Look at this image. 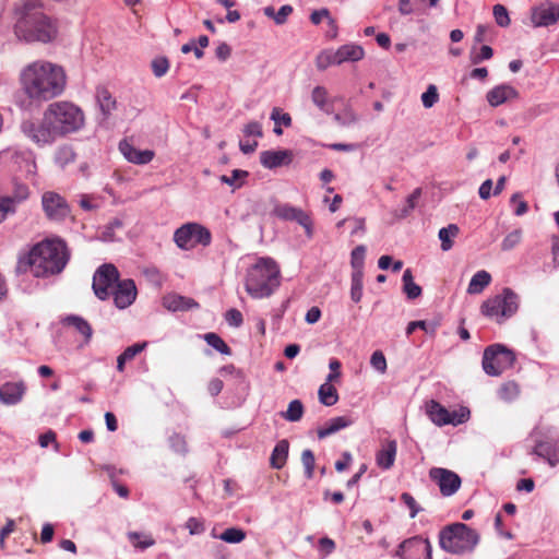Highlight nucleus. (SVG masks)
<instances>
[{"label": "nucleus", "mask_w": 559, "mask_h": 559, "mask_svg": "<svg viewBox=\"0 0 559 559\" xmlns=\"http://www.w3.org/2000/svg\"><path fill=\"white\" fill-rule=\"evenodd\" d=\"M84 124L83 111L72 103L56 102L50 104L39 124L31 120L23 121V133L37 144H49L56 139L75 132Z\"/></svg>", "instance_id": "obj_1"}, {"label": "nucleus", "mask_w": 559, "mask_h": 559, "mask_svg": "<svg viewBox=\"0 0 559 559\" xmlns=\"http://www.w3.org/2000/svg\"><path fill=\"white\" fill-rule=\"evenodd\" d=\"M66 73L60 66L43 60L27 64L20 73L23 92L36 102H46L59 96L66 87Z\"/></svg>", "instance_id": "obj_2"}, {"label": "nucleus", "mask_w": 559, "mask_h": 559, "mask_svg": "<svg viewBox=\"0 0 559 559\" xmlns=\"http://www.w3.org/2000/svg\"><path fill=\"white\" fill-rule=\"evenodd\" d=\"M14 34L26 43H50L58 35L57 21L44 12L39 0H21L14 8Z\"/></svg>", "instance_id": "obj_3"}, {"label": "nucleus", "mask_w": 559, "mask_h": 559, "mask_svg": "<svg viewBox=\"0 0 559 559\" xmlns=\"http://www.w3.org/2000/svg\"><path fill=\"white\" fill-rule=\"evenodd\" d=\"M68 261L66 242L60 239H46L19 257L15 272L16 274L31 272L35 277H48L61 273Z\"/></svg>", "instance_id": "obj_4"}, {"label": "nucleus", "mask_w": 559, "mask_h": 559, "mask_svg": "<svg viewBox=\"0 0 559 559\" xmlns=\"http://www.w3.org/2000/svg\"><path fill=\"white\" fill-rule=\"evenodd\" d=\"M281 284L277 263L271 258H260L247 272L245 287L252 298L271 296Z\"/></svg>", "instance_id": "obj_5"}, {"label": "nucleus", "mask_w": 559, "mask_h": 559, "mask_svg": "<svg viewBox=\"0 0 559 559\" xmlns=\"http://www.w3.org/2000/svg\"><path fill=\"white\" fill-rule=\"evenodd\" d=\"M479 542V534L464 523H453L439 533L440 547L453 555H463L474 550Z\"/></svg>", "instance_id": "obj_6"}, {"label": "nucleus", "mask_w": 559, "mask_h": 559, "mask_svg": "<svg viewBox=\"0 0 559 559\" xmlns=\"http://www.w3.org/2000/svg\"><path fill=\"white\" fill-rule=\"evenodd\" d=\"M520 297L511 288L504 287L500 294L487 298L480 306V313L501 324L519 310Z\"/></svg>", "instance_id": "obj_7"}, {"label": "nucleus", "mask_w": 559, "mask_h": 559, "mask_svg": "<svg viewBox=\"0 0 559 559\" xmlns=\"http://www.w3.org/2000/svg\"><path fill=\"white\" fill-rule=\"evenodd\" d=\"M515 361V355L501 344L488 346L483 356V369L491 377L500 376L504 370L511 368Z\"/></svg>", "instance_id": "obj_8"}, {"label": "nucleus", "mask_w": 559, "mask_h": 559, "mask_svg": "<svg viewBox=\"0 0 559 559\" xmlns=\"http://www.w3.org/2000/svg\"><path fill=\"white\" fill-rule=\"evenodd\" d=\"M211 240L210 230L198 223H187L174 234V241L183 250L193 249L198 245L209 246Z\"/></svg>", "instance_id": "obj_9"}, {"label": "nucleus", "mask_w": 559, "mask_h": 559, "mask_svg": "<svg viewBox=\"0 0 559 559\" xmlns=\"http://www.w3.org/2000/svg\"><path fill=\"white\" fill-rule=\"evenodd\" d=\"M41 207L48 221L62 223L72 217L71 206L64 197L55 191H45L41 195Z\"/></svg>", "instance_id": "obj_10"}, {"label": "nucleus", "mask_w": 559, "mask_h": 559, "mask_svg": "<svg viewBox=\"0 0 559 559\" xmlns=\"http://www.w3.org/2000/svg\"><path fill=\"white\" fill-rule=\"evenodd\" d=\"M119 272L114 264H103L97 269L93 277V290L95 295L106 300L111 296V293L118 283Z\"/></svg>", "instance_id": "obj_11"}, {"label": "nucleus", "mask_w": 559, "mask_h": 559, "mask_svg": "<svg viewBox=\"0 0 559 559\" xmlns=\"http://www.w3.org/2000/svg\"><path fill=\"white\" fill-rule=\"evenodd\" d=\"M530 438L535 443L530 454L544 459L551 467L559 464V448L554 439L546 437L537 428L531 432Z\"/></svg>", "instance_id": "obj_12"}, {"label": "nucleus", "mask_w": 559, "mask_h": 559, "mask_svg": "<svg viewBox=\"0 0 559 559\" xmlns=\"http://www.w3.org/2000/svg\"><path fill=\"white\" fill-rule=\"evenodd\" d=\"M429 477L435 481L443 497L454 495L461 487L462 479L453 471L443 467H432L429 471Z\"/></svg>", "instance_id": "obj_13"}, {"label": "nucleus", "mask_w": 559, "mask_h": 559, "mask_svg": "<svg viewBox=\"0 0 559 559\" xmlns=\"http://www.w3.org/2000/svg\"><path fill=\"white\" fill-rule=\"evenodd\" d=\"M273 215L282 221L297 222L305 228L308 237L312 236V221L301 209L295 207L288 203H280L274 206Z\"/></svg>", "instance_id": "obj_14"}, {"label": "nucleus", "mask_w": 559, "mask_h": 559, "mask_svg": "<svg viewBox=\"0 0 559 559\" xmlns=\"http://www.w3.org/2000/svg\"><path fill=\"white\" fill-rule=\"evenodd\" d=\"M111 295L114 296L115 305L119 309L129 307L136 297V287L133 280L119 281L116 284Z\"/></svg>", "instance_id": "obj_15"}, {"label": "nucleus", "mask_w": 559, "mask_h": 559, "mask_svg": "<svg viewBox=\"0 0 559 559\" xmlns=\"http://www.w3.org/2000/svg\"><path fill=\"white\" fill-rule=\"evenodd\" d=\"M559 21V4L543 3L532 10V22L535 26H549Z\"/></svg>", "instance_id": "obj_16"}, {"label": "nucleus", "mask_w": 559, "mask_h": 559, "mask_svg": "<svg viewBox=\"0 0 559 559\" xmlns=\"http://www.w3.org/2000/svg\"><path fill=\"white\" fill-rule=\"evenodd\" d=\"M28 188L25 185H19L15 188L14 195L0 198V223H2L9 214L16 211V205L28 198Z\"/></svg>", "instance_id": "obj_17"}, {"label": "nucleus", "mask_w": 559, "mask_h": 559, "mask_svg": "<svg viewBox=\"0 0 559 559\" xmlns=\"http://www.w3.org/2000/svg\"><path fill=\"white\" fill-rule=\"evenodd\" d=\"M119 150L126 159L136 165H146L151 163L155 156V152L152 150H138L128 141L123 140L119 143Z\"/></svg>", "instance_id": "obj_18"}, {"label": "nucleus", "mask_w": 559, "mask_h": 559, "mask_svg": "<svg viewBox=\"0 0 559 559\" xmlns=\"http://www.w3.org/2000/svg\"><path fill=\"white\" fill-rule=\"evenodd\" d=\"M293 160V154L288 150L263 151L260 154V163L267 169H274L284 165H289Z\"/></svg>", "instance_id": "obj_19"}, {"label": "nucleus", "mask_w": 559, "mask_h": 559, "mask_svg": "<svg viewBox=\"0 0 559 559\" xmlns=\"http://www.w3.org/2000/svg\"><path fill=\"white\" fill-rule=\"evenodd\" d=\"M519 97V92L509 84H500L491 88L487 95V102L492 107H498L510 99Z\"/></svg>", "instance_id": "obj_20"}, {"label": "nucleus", "mask_w": 559, "mask_h": 559, "mask_svg": "<svg viewBox=\"0 0 559 559\" xmlns=\"http://www.w3.org/2000/svg\"><path fill=\"white\" fill-rule=\"evenodd\" d=\"M26 391L23 381L5 382L0 386V401L7 405H14L21 402Z\"/></svg>", "instance_id": "obj_21"}, {"label": "nucleus", "mask_w": 559, "mask_h": 559, "mask_svg": "<svg viewBox=\"0 0 559 559\" xmlns=\"http://www.w3.org/2000/svg\"><path fill=\"white\" fill-rule=\"evenodd\" d=\"M163 306L170 311H186L198 308L199 304L190 297L168 294L163 298Z\"/></svg>", "instance_id": "obj_22"}, {"label": "nucleus", "mask_w": 559, "mask_h": 559, "mask_svg": "<svg viewBox=\"0 0 559 559\" xmlns=\"http://www.w3.org/2000/svg\"><path fill=\"white\" fill-rule=\"evenodd\" d=\"M397 451L395 440L386 441L376 454L377 465L382 469H389L393 466Z\"/></svg>", "instance_id": "obj_23"}, {"label": "nucleus", "mask_w": 559, "mask_h": 559, "mask_svg": "<svg viewBox=\"0 0 559 559\" xmlns=\"http://www.w3.org/2000/svg\"><path fill=\"white\" fill-rule=\"evenodd\" d=\"M365 56L364 48L359 45H343L336 51H334V59L337 64H342L347 61H358Z\"/></svg>", "instance_id": "obj_24"}, {"label": "nucleus", "mask_w": 559, "mask_h": 559, "mask_svg": "<svg viewBox=\"0 0 559 559\" xmlns=\"http://www.w3.org/2000/svg\"><path fill=\"white\" fill-rule=\"evenodd\" d=\"M426 412L429 418L437 426L449 425L450 411L439 402L431 400L426 404Z\"/></svg>", "instance_id": "obj_25"}, {"label": "nucleus", "mask_w": 559, "mask_h": 559, "mask_svg": "<svg viewBox=\"0 0 559 559\" xmlns=\"http://www.w3.org/2000/svg\"><path fill=\"white\" fill-rule=\"evenodd\" d=\"M353 424V420L347 416H340L330 419L323 427L318 429L319 439H324L338 430L346 428Z\"/></svg>", "instance_id": "obj_26"}, {"label": "nucleus", "mask_w": 559, "mask_h": 559, "mask_svg": "<svg viewBox=\"0 0 559 559\" xmlns=\"http://www.w3.org/2000/svg\"><path fill=\"white\" fill-rule=\"evenodd\" d=\"M289 442L286 439L278 441L273 449L270 457V464L275 469H281L286 464L288 457Z\"/></svg>", "instance_id": "obj_27"}, {"label": "nucleus", "mask_w": 559, "mask_h": 559, "mask_svg": "<svg viewBox=\"0 0 559 559\" xmlns=\"http://www.w3.org/2000/svg\"><path fill=\"white\" fill-rule=\"evenodd\" d=\"M96 99L104 117L107 118L116 108V99L106 87L97 88Z\"/></svg>", "instance_id": "obj_28"}, {"label": "nucleus", "mask_w": 559, "mask_h": 559, "mask_svg": "<svg viewBox=\"0 0 559 559\" xmlns=\"http://www.w3.org/2000/svg\"><path fill=\"white\" fill-rule=\"evenodd\" d=\"M491 282V275L487 271L475 273L468 284L467 293L471 295L480 294Z\"/></svg>", "instance_id": "obj_29"}, {"label": "nucleus", "mask_w": 559, "mask_h": 559, "mask_svg": "<svg viewBox=\"0 0 559 559\" xmlns=\"http://www.w3.org/2000/svg\"><path fill=\"white\" fill-rule=\"evenodd\" d=\"M403 290L408 299H415L421 295V287L414 282L412 271L405 270L403 277Z\"/></svg>", "instance_id": "obj_30"}, {"label": "nucleus", "mask_w": 559, "mask_h": 559, "mask_svg": "<svg viewBox=\"0 0 559 559\" xmlns=\"http://www.w3.org/2000/svg\"><path fill=\"white\" fill-rule=\"evenodd\" d=\"M460 233V228L455 224H450L448 227H443L439 230V239L441 240V249L449 251L453 247L452 238L456 237Z\"/></svg>", "instance_id": "obj_31"}, {"label": "nucleus", "mask_w": 559, "mask_h": 559, "mask_svg": "<svg viewBox=\"0 0 559 559\" xmlns=\"http://www.w3.org/2000/svg\"><path fill=\"white\" fill-rule=\"evenodd\" d=\"M63 322L67 325L73 326L79 333H81L85 338H90L92 336V328L90 323L79 316H68Z\"/></svg>", "instance_id": "obj_32"}, {"label": "nucleus", "mask_w": 559, "mask_h": 559, "mask_svg": "<svg viewBox=\"0 0 559 559\" xmlns=\"http://www.w3.org/2000/svg\"><path fill=\"white\" fill-rule=\"evenodd\" d=\"M318 394L320 402L325 406H332L338 401L336 389L329 382L320 386Z\"/></svg>", "instance_id": "obj_33"}, {"label": "nucleus", "mask_w": 559, "mask_h": 559, "mask_svg": "<svg viewBox=\"0 0 559 559\" xmlns=\"http://www.w3.org/2000/svg\"><path fill=\"white\" fill-rule=\"evenodd\" d=\"M421 542V536L416 535L411 538L404 539L396 548L394 556L399 559H411L407 556V552L413 548L419 547V543Z\"/></svg>", "instance_id": "obj_34"}, {"label": "nucleus", "mask_w": 559, "mask_h": 559, "mask_svg": "<svg viewBox=\"0 0 559 559\" xmlns=\"http://www.w3.org/2000/svg\"><path fill=\"white\" fill-rule=\"evenodd\" d=\"M304 405L301 401L294 400L288 404L286 412H283L281 416L288 421H298L302 418Z\"/></svg>", "instance_id": "obj_35"}, {"label": "nucleus", "mask_w": 559, "mask_h": 559, "mask_svg": "<svg viewBox=\"0 0 559 559\" xmlns=\"http://www.w3.org/2000/svg\"><path fill=\"white\" fill-rule=\"evenodd\" d=\"M205 342L217 352L224 355H230V347L224 342V340L216 333L210 332L204 335Z\"/></svg>", "instance_id": "obj_36"}, {"label": "nucleus", "mask_w": 559, "mask_h": 559, "mask_svg": "<svg viewBox=\"0 0 559 559\" xmlns=\"http://www.w3.org/2000/svg\"><path fill=\"white\" fill-rule=\"evenodd\" d=\"M362 278L364 272L357 271L352 273L350 298L356 304L362 298Z\"/></svg>", "instance_id": "obj_37"}, {"label": "nucleus", "mask_w": 559, "mask_h": 559, "mask_svg": "<svg viewBox=\"0 0 559 559\" xmlns=\"http://www.w3.org/2000/svg\"><path fill=\"white\" fill-rule=\"evenodd\" d=\"M520 395V385L515 381H508L499 389V396L503 401L511 402Z\"/></svg>", "instance_id": "obj_38"}, {"label": "nucleus", "mask_w": 559, "mask_h": 559, "mask_svg": "<svg viewBox=\"0 0 559 559\" xmlns=\"http://www.w3.org/2000/svg\"><path fill=\"white\" fill-rule=\"evenodd\" d=\"M328 90L323 86H316L311 93V99L316 106H318L321 110L330 114V109L328 108Z\"/></svg>", "instance_id": "obj_39"}, {"label": "nucleus", "mask_w": 559, "mask_h": 559, "mask_svg": "<svg viewBox=\"0 0 559 559\" xmlns=\"http://www.w3.org/2000/svg\"><path fill=\"white\" fill-rule=\"evenodd\" d=\"M334 120L342 127H349L358 121V116L350 107H345L341 112L334 115Z\"/></svg>", "instance_id": "obj_40"}, {"label": "nucleus", "mask_w": 559, "mask_h": 559, "mask_svg": "<svg viewBox=\"0 0 559 559\" xmlns=\"http://www.w3.org/2000/svg\"><path fill=\"white\" fill-rule=\"evenodd\" d=\"M365 253H366V248L362 245L357 246L352 251L350 264H352V267L354 270L353 272H357V271L364 272Z\"/></svg>", "instance_id": "obj_41"}, {"label": "nucleus", "mask_w": 559, "mask_h": 559, "mask_svg": "<svg viewBox=\"0 0 559 559\" xmlns=\"http://www.w3.org/2000/svg\"><path fill=\"white\" fill-rule=\"evenodd\" d=\"M219 538L229 544H237L246 538V533L241 528L230 527L225 530Z\"/></svg>", "instance_id": "obj_42"}, {"label": "nucleus", "mask_w": 559, "mask_h": 559, "mask_svg": "<svg viewBox=\"0 0 559 559\" xmlns=\"http://www.w3.org/2000/svg\"><path fill=\"white\" fill-rule=\"evenodd\" d=\"M248 175L249 174L246 170L234 169L231 171V176H226V175L221 176V181L230 187L240 188L242 186V182H240L239 180L247 178Z\"/></svg>", "instance_id": "obj_43"}, {"label": "nucleus", "mask_w": 559, "mask_h": 559, "mask_svg": "<svg viewBox=\"0 0 559 559\" xmlns=\"http://www.w3.org/2000/svg\"><path fill=\"white\" fill-rule=\"evenodd\" d=\"M522 240V229L518 228L509 233L501 242V249L509 251L515 248Z\"/></svg>", "instance_id": "obj_44"}, {"label": "nucleus", "mask_w": 559, "mask_h": 559, "mask_svg": "<svg viewBox=\"0 0 559 559\" xmlns=\"http://www.w3.org/2000/svg\"><path fill=\"white\" fill-rule=\"evenodd\" d=\"M301 462L305 467V475L308 479L313 477L316 459L311 450H304L301 453Z\"/></svg>", "instance_id": "obj_45"}, {"label": "nucleus", "mask_w": 559, "mask_h": 559, "mask_svg": "<svg viewBox=\"0 0 559 559\" xmlns=\"http://www.w3.org/2000/svg\"><path fill=\"white\" fill-rule=\"evenodd\" d=\"M492 13L497 25L500 27H508L511 23L508 10L502 4L493 5Z\"/></svg>", "instance_id": "obj_46"}, {"label": "nucleus", "mask_w": 559, "mask_h": 559, "mask_svg": "<svg viewBox=\"0 0 559 559\" xmlns=\"http://www.w3.org/2000/svg\"><path fill=\"white\" fill-rule=\"evenodd\" d=\"M492 56H493L492 48L490 46L483 45L479 48V51H477V52L475 51V48L472 49V51H471V62L473 64H478V63H480L484 60L491 59Z\"/></svg>", "instance_id": "obj_47"}, {"label": "nucleus", "mask_w": 559, "mask_h": 559, "mask_svg": "<svg viewBox=\"0 0 559 559\" xmlns=\"http://www.w3.org/2000/svg\"><path fill=\"white\" fill-rule=\"evenodd\" d=\"M151 68L156 78H162L169 70V60L166 57H156L152 60Z\"/></svg>", "instance_id": "obj_48"}, {"label": "nucleus", "mask_w": 559, "mask_h": 559, "mask_svg": "<svg viewBox=\"0 0 559 559\" xmlns=\"http://www.w3.org/2000/svg\"><path fill=\"white\" fill-rule=\"evenodd\" d=\"M439 100V94L436 85L430 84L421 95V102L425 108H431Z\"/></svg>", "instance_id": "obj_49"}, {"label": "nucleus", "mask_w": 559, "mask_h": 559, "mask_svg": "<svg viewBox=\"0 0 559 559\" xmlns=\"http://www.w3.org/2000/svg\"><path fill=\"white\" fill-rule=\"evenodd\" d=\"M423 194L421 188H416L407 198L406 206L402 210V216H407L417 205V201L420 199Z\"/></svg>", "instance_id": "obj_50"}, {"label": "nucleus", "mask_w": 559, "mask_h": 559, "mask_svg": "<svg viewBox=\"0 0 559 559\" xmlns=\"http://www.w3.org/2000/svg\"><path fill=\"white\" fill-rule=\"evenodd\" d=\"M142 537V535L140 533H136V532H130L128 533V538L130 539V542L134 545V547L136 548H141V549H146L151 546L154 545V539L150 536H144V539L143 540H139L136 542L138 539H140Z\"/></svg>", "instance_id": "obj_51"}, {"label": "nucleus", "mask_w": 559, "mask_h": 559, "mask_svg": "<svg viewBox=\"0 0 559 559\" xmlns=\"http://www.w3.org/2000/svg\"><path fill=\"white\" fill-rule=\"evenodd\" d=\"M79 204L86 212H92L99 207L98 199L91 194H81Z\"/></svg>", "instance_id": "obj_52"}, {"label": "nucleus", "mask_w": 559, "mask_h": 559, "mask_svg": "<svg viewBox=\"0 0 559 559\" xmlns=\"http://www.w3.org/2000/svg\"><path fill=\"white\" fill-rule=\"evenodd\" d=\"M469 418V409L461 407L459 411L450 412L449 425H460L465 423Z\"/></svg>", "instance_id": "obj_53"}, {"label": "nucleus", "mask_w": 559, "mask_h": 559, "mask_svg": "<svg viewBox=\"0 0 559 559\" xmlns=\"http://www.w3.org/2000/svg\"><path fill=\"white\" fill-rule=\"evenodd\" d=\"M371 366L381 373L386 371V359L381 350L372 353L370 358Z\"/></svg>", "instance_id": "obj_54"}, {"label": "nucleus", "mask_w": 559, "mask_h": 559, "mask_svg": "<svg viewBox=\"0 0 559 559\" xmlns=\"http://www.w3.org/2000/svg\"><path fill=\"white\" fill-rule=\"evenodd\" d=\"M170 447L174 451L185 454L188 451L186 438L179 433H175L169 438Z\"/></svg>", "instance_id": "obj_55"}, {"label": "nucleus", "mask_w": 559, "mask_h": 559, "mask_svg": "<svg viewBox=\"0 0 559 559\" xmlns=\"http://www.w3.org/2000/svg\"><path fill=\"white\" fill-rule=\"evenodd\" d=\"M271 119L275 122V124H283L286 128L292 126L290 115L287 112H282L277 107L273 108Z\"/></svg>", "instance_id": "obj_56"}, {"label": "nucleus", "mask_w": 559, "mask_h": 559, "mask_svg": "<svg viewBox=\"0 0 559 559\" xmlns=\"http://www.w3.org/2000/svg\"><path fill=\"white\" fill-rule=\"evenodd\" d=\"M510 201H511V203L515 204L514 214L516 216H522V215H524L527 212V210H528L527 202L522 200L520 193H514L511 197Z\"/></svg>", "instance_id": "obj_57"}, {"label": "nucleus", "mask_w": 559, "mask_h": 559, "mask_svg": "<svg viewBox=\"0 0 559 559\" xmlns=\"http://www.w3.org/2000/svg\"><path fill=\"white\" fill-rule=\"evenodd\" d=\"M401 500L409 508L411 518L414 519L420 511L419 506L417 504L414 497L408 492H403L401 495Z\"/></svg>", "instance_id": "obj_58"}, {"label": "nucleus", "mask_w": 559, "mask_h": 559, "mask_svg": "<svg viewBox=\"0 0 559 559\" xmlns=\"http://www.w3.org/2000/svg\"><path fill=\"white\" fill-rule=\"evenodd\" d=\"M147 343H136L129 347H127L122 353V358H127L128 360H132L138 354H140L145 347Z\"/></svg>", "instance_id": "obj_59"}, {"label": "nucleus", "mask_w": 559, "mask_h": 559, "mask_svg": "<svg viewBox=\"0 0 559 559\" xmlns=\"http://www.w3.org/2000/svg\"><path fill=\"white\" fill-rule=\"evenodd\" d=\"M243 134L246 136L261 138L263 135L262 127L258 121H251L245 126Z\"/></svg>", "instance_id": "obj_60"}, {"label": "nucleus", "mask_w": 559, "mask_h": 559, "mask_svg": "<svg viewBox=\"0 0 559 559\" xmlns=\"http://www.w3.org/2000/svg\"><path fill=\"white\" fill-rule=\"evenodd\" d=\"M226 321L233 325V326H240L243 322V318H242V314L239 310L237 309H229L227 312H226Z\"/></svg>", "instance_id": "obj_61"}, {"label": "nucleus", "mask_w": 559, "mask_h": 559, "mask_svg": "<svg viewBox=\"0 0 559 559\" xmlns=\"http://www.w3.org/2000/svg\"><path fill=\"white\" fill-rule=\"evenodd\" d=\"M334 52H323L318 57L317 67L321 70L326 69L331 64H337L336 61H333Z\"/></svg>", "instance_id": "obj_62"}, {"label": "nucleus", "mask_w": 559, "mask_h": 559, "mask_svg": "<svg viewBox=\"0 0 559 559\" xmlns=\"http://www.w3.org/2000/svg\"><path fill=\"white\" fill-rule=\"evenodd\" d=\"M335 543L330 537H322L319 539V548L320 551L323 552V556L331 555L335 550Z\"/></svg>", "instance_id": "obj_63"}, {"label": "nucleus", "mask_w": 559, "mask_h": 559, "mask_svg": "<svg viewBox=\"0 0 559 559\" xmlns=\"http://www.w3.org/2000/svg\"><path fill=\"white\" fill-rule=\"evenodd\" d=\"M293 12V8L288 4L283 5L274 15V22L278 25H282L286 22L288 15Z\"/></svg>", "instance_id": "obj_64"}]
</instances>
